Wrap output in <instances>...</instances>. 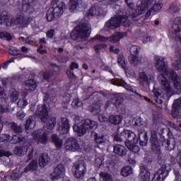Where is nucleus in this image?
I'll list each match as a JSON object with an SVG mask.
<instances>
[{
	"label": "nucleus",
	"instance_id": "obj_1",
	"mask_svg": "<svg viewBox=\"0 0 181 181\" xmlns=\"http://www.w3.org/2000/svg\"><path fill=\"white\" fill-rule=\"evenodd\" d=\"M154 60L156 62L155 67L156 70H158L159 73H161L158 76V80L163 87L162 91L159 90H153L155 103L156 105L162 107V103H163V100H165V97L170 98L174 93L173 88L170 86V83L168 78L173 83L174 88L178 90H181V78L176 71L173 70L169 71L168 69V62H165V57H155Z\"/></svg>",
	"mask_w": 181,
	"mask_h": 181
},
{
	"label": "nucleus",
	"instance_id": "obj_2",
	"mask_svg": "<svg viewBox=\"0 0 181 181\" xmlns=\"http://www.w3.org/2000/svg\"><path fill=\"white\" fill-rule=\"evenodd\" d=\"M122 136L125 139V145L127 144H139L140 146H146L149 141L148 132L144 129H138V137L136 134L131 130H124L122 132Z\"/></svg>",
	"mask_w": 181,
	"mask_h": 181
},
{
	"label": "nucleus",
	"instance_id": "obj_3",
	"mask_svg": "<svg viewBox=\"0 0 181 181\" xmlns=\"http://www.w3.org/2000/svg\"><path fill=\"white\" fill-rule=\"evenodd\" d=\"M52 7H50L46 11L45 18L48 22H52L57 18H60L66 9H67V6L64 1H60L59 0H52Z\"/></svg>",
	"mask_w": 181,
	"mask_h": 181
},
{
	"label": "nucleus",
	"instance_id": "obj_4",
	"mask_svg": "<svg viewBox=\"0 0 181 181\" xmlns=\"http://www.w3.org/2000/svg\"><path fill=\"white\" fill-rule=\"evenodd\" d=\"M150 144L151 146V151L156 155H160V147L165 145L167 151H172L175 149V144H170V140H160L158 138V134L156 132H151L150 137Z\"/></svg>",
	"mask_w": 181,
	"mask_h": 181
},
{
	"label": "nucleus",
	"instance_id": "obj_5",
	"mask_svg": "<svg viewBox=\"0 0 181 181\" xmlns=\"http://www.w3.org/2000/svg\"><path fill=\"white\" fill-rule=\"evenodd\" d=\"M124 1L127 5V7L131 9L129 16L132 18V19H134L135 18H138L139 15H142L148 6H150L151 4H152V2H153L155 0H142L141 5L137 6L136 8H135V4H134L132 0Z\"/></svg>",
	"mask_w": 181,
	"mask_h": 181
},
{
	"label": "nucleus",
	"instance_id": "obj_6",
	"mask_svg": "<svg viewBox=\"0 0 181 181\" xmlns=\"http://www.w3.org/2000/svg\"><path fill=\"white\" fill-rule=\"evenodd\" d=\"M74 30H76V33H71V38L76 42L78 39H88L91 35V28L86 20L81 21Z\"/></svg>",
	"mask_w": 181,
	"mask_h": 181
},
{
	"label": "nucleus",
	"instance_id": "obj_7",
	"mask_svg": "<svg viewBox=\"0 0 181 181\" xmlns=\"http://www.w3.org/2000/svg\"><path fill=\"white\" fill-rule=\"evenodd\" d=\"M97 127H98L97 122L90 119H85L81 120V124H74L73 129L74 132L78 133L79 136H83L87 131H90V129H97Z\"/></svg>",
	"mask_w": 181,
	"mask_h": 181
},
{
	"label": "nucleus",
	"instance_id": "obj_8",
	"mask_svg": "<svg viewBox=\"0 0 181 181\" xmlns=\"http://www.w3.org/2000/svg\"><path fill=\"white\" fill-rule=\"evenodd\" d=\"M168 35L174 37L177 43H181V18H175L171 28L168 30Z\"/></svg>",
	"mask_w": 181,
	"mask_h": 181
},
{
	"label": "nucleus",
	"instance_id": "obj_9",
	"mask_svg": "<svg viewBox=\"0 0 181 181\" xmlns=\"http://www.w3.org/2000/svg\"><path fill=\"white\" fill-rule=\"evenodd\" d=\"M128 21V16L127 15H119L117 17L111 18L105 24V30H108V29H117L119 28L121 25H125V22Z\"/></svg>",
	"mask_w": 181,
	"mask_h": 181
},
{
	"label": "nucleus",
	"instance_id": "obj_10",
	"mask_svg": "<svg viewBox=\"0 0 181 181\" xmlns=\"http://www.w3.org/2000/svg\"><path fill=\"white\" fill-rule=\"evenodd\" d=\"M139 50L141 47L137 45H132L129 49L131 55L129 57V62L132 66H136L139 62Z\"/></svg>",
	"mask_w": 181,
	"mask_h": 181
},
{
	"label": "nucleus",
	"instance_id": "obj_11",
	"mask_svg": "<svg viewBox=\"0 0 181 181\" xmlns=\"http://www.w3.org/2000/svg\"><path fill=\"white\" fill-rule=\"evenodd\" d=\"M35 114L39 117L41 122L46 123L47 117H49V109L47 108V105H46V104L38 105Z\"/></svg>",
	"mask_w": 181,
	"mask_h": 181
},
{
	"label": "nucleus",
	"instance_id": "obj_12",
	"mask_svg": "<svg viewBox=\"0 0 181 181\" xmlns=\"http://www.w3.org/2000/svg\"><path fill=\"white\" fill-rule=\"evenodd\" d=\"M169 170L166 165H161L157 173L153 175L151 181H163L169 176Z\"/></svg>",
	"mask_w": 181,
	"mask_h": 181
},
{
	"label": "nucleus",
	"instance_id": "obj_13",
	"mask_svg": "<svg viewBox=\"0 0 181 181\" xmlns=\"http://www.w3.org/2000/svg\"><path fill=\"white\" fill-rule=\"evenodd\" d=\"M64 146L66 151H71V152H78L80 151L78 140L74 137L67 139Z\"/></svg>",
	"mask_w": 181,
	"mask_h": 181
},
{
	"label": "nucleus",
	"instance_id": "obj_14",
	"mask_svg": "<svg viewBox=\"0 0 181 181\" xmlns=\"http://www.w3.org/2000/svg\"><path fill=\"white\" fill-rule=\"evenodd\" d=\"M74 168H75L74 177L76 179L83 180V179H84L86 172H87V167H86V165L75 163L74 164Z\"/></svg>",
	"mask_w": 181,
	"mask_h": 181
},
{
	"label": "nucleus",
	"instance_id": "obj_15",
	"mask_svg": "<svg viewBox=\"0 0 181 181\" xmlns=\"http://www.w3.org/2000/svg\"><path fill=\"white\" fill-rule=\"evenodd\" d=\"M43 130H37L33 133V137L35 139L38 140V144L42 145H46L49 142V132H44Z\"/></svg>",
	"mask_w": 181,
	"mask_h": 181
},
{
	"label": "nucleus",
	"instance_id": "obj_16",
	"mask_svg": "<svg viewBox=\"0 0 181 181\" xmlns=\"http://www.w3.org/2000/svg\"><path fill=\"white\" fill-rule=\"evenodd\" d=\"M66 172V168L63 164L58 165L54 169V172L51 173V180H57L60 179V177H63V175H64Z\"/></svg>",
	"mask_w": 181,
	"mask_h": 181
},
{
	"label": "nucleus",
	"instance_id": "obj_17",
	"mask_svg": "<svg viewBox=\"0 0 181 181\" xmlns=\"http://www.w3.org/2000/svg\"><path fill=\"white\" fill-rule=\"evenodd\" d=\"M58 129L62 135L69 134L70 131V123H69V119L63 117L61 119V124L58 127Z\"/></svg>",
	"mask_w": 181,
	"mask_h": 181
},
{
	"label": "nucleus",
	"instance_id": "obj_18",
	"mask_svg": "<svg viewBox=\"0 0 181 181\" xmlns=\"http://www.w3.org/2000/svg\"><path fill=\"white\" fill-rule=\"evenodd\" d=\"M16 23L17 25H20L21 28H26L30 23V18L23 14H21L16 17Z\"/></svg>",
	"mask_w": 181,
	"mask_h": 181
},
{
	"label": "nucleus",
	"instance_id": "obj_19",
	"mask_svg": "<svg viewBox=\"0 0 181 181\" xmlns=\"http://www.w3.org/2000/svg\"><path fill=\"white\" fill-rule=\"evenodd\" d=\"M128 36L127 32H116L114 35L110 36L109 41L110 43H118L121 39L127 37Z\"/></svg>",
	"mask_w": 181,
	"mask_h": 181
},
{
	"label": "nucleus",
	"instance_id": "obj_20",
	"mask_svg": "<svg viewBox=\"0 0 181 181\" xmlns=\"http://www.w3.org/2000/svg\"><path fill=\"white\" fill-rule=\"evenodd\" d=\"M181 110V98H178L175 100V103L173 105L172 109V116L173 118H177L179 117V114H180Z\"/></svg>",
	"mask_w": 181,
	"mask_h": 181
},
{
	"label": "nucleus",
	"instance_id": "obj_21",
	"mask_svg": "<svg viewBox=\"0 0 181 181\" xmlns=\"http://www.w3.org/2000/svg\"><path fill=\"white\" fill-rule=\"evenodd\" d=\"M111 103L116 108H119L124 104V98L119 93H113V98H111Z\"/></svg>",
	"mask_w": 181,
	"mask_h": 181
},
{
	"label": "nucleus",
	"instance_id": "obj_22",
	"mask_svg": "<svg viewBox=\"0 0 181 181\" xmlns=\"http://www.w3.org/2000/svg\"><path fill=\"white\" fill-rule=\"evenodd\" d=\"M52 143L54 145L56 149H62L63 148V139H60L59 135L53 134L51 136Z\"/></svg>",
	"mask_w": 181,
	"mask_h": 181
},
{
	"label": "nucleus",
	"instance_id": "obj_23",
	"mask_svg": "<svg viewBox=\"0 0 181 181\" xmlns=\"http://www.w3.org/2000/svg\"><path fill=\"white\" fill-rule=\"evenodd\" d=\"M113 152L118 156H125L127 155V148L121 144H115L113 146Z\"/></svg>",
	"mask_w": 181,
	"mask_h": 181
},
{
	"label": "nucleus",
	"instance_id": "obj_24",
	"mask_svg": "<svg viewBox=\"0 0 181 181\" xmlns=\"http://www.w3.org/2000/svg\"><path fill=\"white\" fill-rule=\"evenodd\" d=\"M140 176L142 181H151V172L145 167V165L140 167Z\"/></svg>",
	"mask_w": 181,
	"mask_h": 181
},
{
	"label": "nucleus",
	"instance_id": "obj_25",
	"mask_svg": "<svg viewBox=\"0 0 181 181\" xmlns=\"http://www.w3.org/2000/svg\"><path fill=\"white\" fill-rule=\"evenodd\" d=\"M90 138L93 139L96 145H103L105 142V136H100L95 132H92L90 134Z\"/></svg>",
	"mask_w": 181,
	"mask_h": 181
},
{
	"label": "nucleus",
	"instance_id": "obj_26",
	"mask_svg": "<svg viewBox=\"0 0 181 181\" xmlns=\"http://www.w3.org/2000/svg\"><path fill=\"white\" fill-rule=\"evenodd\" d=\"M29 146L26 145L16 146L13 149V153L17 155V156H23V155H26Z\"/></svg>",
	"mask_w": 181,
	"mask_h": 181
},
{
	"label": "nucleus",
	"instance_id": "obj_27",
	"mask_svg": "<svg viewBox=\"0 0 181 181\" xmlns=\"http://www.w3.org/2000/svg\"><path fill=\"white\" fill-rule=\"evenodd\" d=\"M46 122V128L49 131H52L56 127V124H57V119L54 117H47Z\"/></svg>",
	"mask_w": 181,
	"mask_h": 181
},
{
	"label": "nucleus",
	"instance_id": "obj_28",
	"mask_svg": "<svg viewBox=\"0 0 181 181\" xmlns=\"http://www.w3.org/2000/svg\"><path fill=\"white\" fill-rule=\"evenodd\" d=\"M38 164L37 160H32L30 163L24 168V173H28L30 170H37Z\"/></svg>",
	"mask_w": 181,
	"mask_h": 181
},
{
	"label": "nucleus",
	"instance_id": "obj_29",
	"mask_svg": "<svg viewBox=\"0 0 181 181\" xmlns=\"http://www.w3.org/2000/svg\"><path fill=\"white\" fill-rule=\"evenodd\" d=\"M24 86L25 87V90L28 91H35L36 89V87L37 86L36 85V82H35V80L33 79H29L24 82Z\"/></svg>",
	"mask_w": 181,
	"mask_h": 181
},
{
	"label": "nucleus",
	"instance_id": "obj_30",
	"mask_svg": "<svg viewBox=\"0 0 181 181\" xmlns=\"http://www.w3.org/2000/svg\"><path fill=\"white\" fill-rule=\"evenodd\" d=\"M12 144H21L22 145H25V142H26V138L21 134H17L13 136Z\"/></svg>",
	"mask_w": 181,
	"mask_h": 181
},
{
	"label": "nucleus",
	"instance_id": "obj_31",
	"mask_svg": "<svg viewBox=\"0 0 181 181\" xmlns=\"http://www.w3.org/2000/svg\"><path fill=\"white\" fill-rule=\"evenodd\" d=\"M47 154L42 153L39 156V166L40 168H45V166L47 165L49 160H47Z\"/></svg>",
	"mask_w": 181,
	"mask_h": 181
},
{
	"label": "nucleus",
	"instance_id": "obj_32",
	"mask_svg": "<svg viewBox=\"0 0 181 181\" xmlns=\"http://www.w3.org/2000/svg\"><path fill=\"white\" fill-rule=\"evenodd\" d=\"M152 5H153V7L151 8V6H152ZM148 8H151V11H153L154 12H159L162 9V8H163V4H162V3L156 4V0H154L152 2V4H151L150 6H148L146 8V9L144 11H148Z\"/></svg>",
	"mask_w": 181,
	"mask_h": 181
},
{
	"label": "nucleus",
	"instance_id": "obj_33",
	"mask_svg": "<svg viewBox=\"0 0 181 181\" xmlns=\"http://www.w3.org/2000/svg\"><path fill=\"white\" fill-rule=\"evenodd\" d=\"M109 122L113 125H118L122 122V117L121 115H112L109 117Z\"/></svg>",
	"mask_w": 181,
	"mask_h": 181
},
{
	"label": "nucleus",
	"instance_id": "obj_34",
	"mask_svg": "<svg viewBox=\"0 0 181 181\" xmlns=\"http://www.w3.org/2000/svg\"><path fill=\"white\" fill-rule=\"evenodd\" d=\"M126 146L131 152H133V153H138L141 149L139 146L136 145L135 143H126Z\"/></svg>",
	"mask_w": 181,
	"mask_h": 181
},
{
	"label": "nucleus",
	"instance_id": "obj_35",
	"mask_svg": "<svg viewBox=\"0 0 181 181\" xmlns=\"http://www.w3.org/2000/svg\"><path fill=\"white\" fill-rule=\"evenodd\" d=\"M23 173H25L24 171L21 172V170L18 168L14 169L11 175V180H16L18 179H21V176H22Z\"/></svg>",
	"mask_w": 181,
	"mask_h": 181
},
{
	"label": "nucleus",
	"instance_id": "obj_36",
	"mask_svg": "<svg viewBox=\"0 0 181 181\" xmlns=\"http://www.w3.org/2000/svg\"><path fill=\"white\" fill-rule=\"evenodd\" d=\"M121 175L122 176H124V177H127V176H129V175H132V167L130 165L124 167L121 170Z\"/></svg>",
	"mask_w": 181,
	"mask_h": 181
},
{
	"label": "nucleus",
	"instance_id": "obj_37",
	"mask_svg": "<svg viewBox=\"0 0 181 181\" xmlns=\"http://www.w3.org/2000/svg\"><path fill=\"white\" fill-rule=\"evenodd\" d=\"M139 78L141 84H144V83H149V78L144 71L139 73Z\"/></svg>",
	"mask_w": 181,
	"mask_h": 181
},
{
	"label": "nucleus",
	"instance_id": "obj_38",
	"mask_svg": "<svg viewBox=\"0 0 181 181\" xmlns=\"http://www.w3.org/2000/svg\"><path fill=\"white\" fill-rule=\"evenodd\" d=\"M117 63L122 69L127 68V63L125 62V57L123 54H119L117 57Z\"/></svg>",
	"mask_w": 181,
	"mask_h": 181
},
{
	"label": "nucleus",
	"instance_id": "obj_39",
	"mask_svg": "<svg viewBox=\"0 0 181 181\" xmlns=\"http://www.w3.org/2000/svg\"><path fill=\"white\" fill-rule=\"evenodd\" d=\"M78 1L79 0H70L69 8L71 12H74L77 7L78 6Z\"/></svg>",
	"mask_w": 181,
	"mask_h": 181
},
{
	"label": "nucleus",
	"instance_id": "obj_40",
	"mask_svg": "<svg viewBox=\"0 0 181 181\" xmlns=\"http://www.w3.org/2000/svg\"><path fill=\"white\" fill-rule=\"evenodd\" d=\"M94 40H98L99 42H108V37L97 34L95 37L90 38V42H94Z\"/></svg>",
	"mask_w": 181,
	"mask_h": 181
},
{
	"label": "nucleus",
	"instance_id": "obj_41",
	"mask_svg": "<svg viewBox=\"0 0 181 181\" xmlns=\"http://www.w3.org/2000/svg\"><path fill=\"white\" fill-rule=\"evenodd\" d=\"M11 129L13 131L15 134H21V132H22V127L18 126L16 122H12L11 124Z\"/></svg>",
	"mask_w": 181,
	"mask_h": 181
},
{
	"label": "nucleus",
	"instance_id": "obj_42",
	"mask_svg": "<svg viewBox=\"0 0 181 181\" xmlns=\"http://www.w3.org/2000/svg\"><path fill=\"white\" fill-rule=\"evenodd\" d=\"M34 119H35V117H33V115H30L28 117V119L25 120L24 127H25V129H26V131H28V129H30V125H32V123L33 122Z\"/></svg>",
	"mask_w": 181,
	"mask_h": 181
},
{
	"label": "nucleus",
	"instance_id": "obj_43",
	"mask_svg": "<svg viewBox=\"0 0 181 181\" xmlns=\"http://www.w3.org/2000/svg\"><path fill=\"white\" fill-rule=\"evenodd\" d=\"M100 181H110L112 177L108 173L102 172L99 175Z\"/></svg>",
	"mask_w": 181,
	"mask_h": 181
},
{
	"label": "nucleus",
	"instance_id": "obj_44",
	"mask_svg": "<svg viewBox=\"0 0 181 181\" xmlns=\"http://www.w3.org/2000/svg\"><path fill=\"white\" fill-rule=\"evenodd\" d=\"M0 39H6V40L11 41L12 35L8 32H0Z\"/></svg>",
	"mask_w": 181,
	"mask_h": 181
},
{
	"label": "nucleus",
	"instance_id": "obj_45",
	"mask_svg": "<svg viewBox=\"0 0 181 181\" xmlns=\"http://www.w3.org/2000/svg\"><path fill=\"white\" fill-rule=\"evenodd\" d=\"M71 105L74 108H78V107H81L83 105V102H81L78 98H75L73 100Z\"/></svg>",
	"mask_w": 181,
	"mask_h": 181
},
{
	"label": "nucleus",
	"instance_id": "obj_46",
	"mask_svg": "<svg viewBox=\"0 0 181 181\" xmlns=\"http://www.w3.org/2000/svg\"><path fill=\"white\" fill-rule=\"evenodd\" d=\"M169 9L170 11H171V12H173V13H177V12L180 11V9L179 8V6H177V4L176 3H173L170 4Z\"/></svg>",
	"mask_w": 181,
	"mask_h": 181
},
{
	"label": "nucleus",
	"instance_id": "obj_47",
	"mask_svg": "<svg viewBox=\"0 0 181 181\" xmlns=\"http://www.w3.org/2000/svg\"><path fill=\"white\" fill-rule=\"evenodd\" d=\"M53 74H54L53 71L44 72L42 74V77L44 80H46L47 81H49Z\"/></svg>",
	"mask_w": 181,
	"mask_h": 181
},
{
	"label": "nucleus",
	"instance_id": "obj_48",
	"mask_svg": "<svg viewBox=\"0 0 181 181\" xmlns=\"http://www.w3.org/2000/svg\"><path fill=\"white\" fill-rule=\"evenodd\" d=\"M97 13V8L95 6H92L88 11L87 16H94Z\"/></svg>",
	"mask_w": 181,
	"mask_h": 181
},
{
	"label": "nucleus",
	"instance_id": "obj_49",
	"mask_svg": "<svg viewBox=\"0 0 181 181\" xmlns=\"http://www.w3.org/2000/svg\"><path fill=\"white\" fill-rule=\"evenodd\" d=\"M35 0H23V9L25 8V6H27V8L25 10V12H28V6H30V4L31 2H33Z\"/></svg>",
	"mask_w": 181,
	"mask_h": 181
},
{
	"label": "nucleus",
	"instance_id": "obj_50",
	"mask_svg": "<svg viewBox=\"0 0 181 181\" xmlns=\"http://www.w3.org/2000/svg\"><path fill=\"white\" fill-rule=\"evenodd\" d=\"M125 138L122 136V133L119 134H116L114 136V140L116 141V142H122Z\"/></svg>",
	"mask_w": 181,
	"mask_h": 181
},
{
	"label": "nucleus",
	"instance_id": "obj_51",
	"mask_svg": "<svg viewBox=\"0 0 181 181\" xmlns=\"http://www.w3.org/2000/svg\"><path fill=\"white\" fill-rule=\"evenodd\" d=\"M104 46L101 44H97V45H95L94 47H93V49L96 53V54H100V53H101L100 52V50H101V49H103Z\"/></svg>",
	"mask_w": 181,
	"mask_h": 181
},
{
	"label": "nucleus",
	"instance_id": "obj_52",
	"mask_svg": "<svg viewBox=\"0 0 181 181\" xmlns=\"http://www.w3.org/2000/svg\"><path fill=\"white\" fill-rule=\"evenodd\" d=\"M2 156H6L7 158H9V156H12V153L10 151L0 150V158H2Z\"/></svg>",
	"mask_w": 181,
	"mask_h": 181
},
{
	"label": "nucleus",
	"instance_id": "obj_53",
	"mask_svg": "<svg viewBox=\"0 0 181 181\" xmlns=\"http://www.w3.org/2000/svg\"><path fill=\"white\" fill-rule=\"evenodd\" d=\"M47 37L49 39H53L54 36V29H51L47 32L46 34Z\"/></svg>",
	"mask_w": 181,
	"mask_h": 181
},
{
	"label": "nucleus",
	"instance_id": "obj_54",
	"mask_svg": "<svg viewBox=\"0 0 181 181\" xmlns=\"http://www.w3.org/2000/svg\"><path fill=\"white\" fill-rule=\"evenodd\" d=\"M109 52H110V53H115V54H118L119 53V49H114V45H110V47H109Z\"/></svg>",
	"mask_w": 181,
	"mask_h": 181
},
{
	"label": "nucleus",
	"instance_id": "obj_55",
	"mask_svg": "<svg viewBox=\"0 0 181 181\" xmlns=\"http://www.w3.org/2000/svg\"><path fill=\"white\" fill-rule=\"evenodd\" d=\"M174 68L175 69V70H181V59L177 60Z\"/></svg>",
	"mask_w": 181,
	"mask_h": 181
},
{
	"label": "nucleus",
	"instance_id": "obj_56",
	"mask_svg": "<svg viewBox=\"0 0 181 181\" xmlns=\"http://www.w3.org/2000/svg\"><path fill=\"white\" fill-rule=\"evenodd\" d=\"M66 75L68 76L69 78H74V77H76L74 73L70 70H66Z\"/></svg>",
	"mask_w": 181,
	"mask_h": 181
},
{
	"label": "nucleus",
	"instance_id": "obj_57",
	"mask_svg": "<svg viewBox=\"0 0 181 181\" xmlns=\"http://www.w3.org/2000/svg\"><path fill=\"white\" fill-rule=\"evenodd\" d=\"M74 69H78V64L76 62H72L71 65L69 66L70 70H74Z\"/></svg>",
	"mask_w": 181,
	"mask_h": 181
},
{
	"label": "nucleus",
	"instance_id": "obj_58",
	"mask_svg": "<svg viewBox=\"0 0 181 181\" xmlns=\"http://www.w3.org/2000/svg\"><path fill=\"white\" fill-rule=\"evenodd\" d=\"M6 19H8V16L5 15H0V23H5V22H6Z\"/></svg>",
	"mask_w": 181,
	"mask_h": 181
},
{
	"label": "nucleus",
	"instance_id": "obj_59",
	"mask_svg": "<svg viewBox=\"0 0 181 181\" xmlns=\"http://www.w3.org/2000/svg\"><path fill=\"white\" fill-rule=\"evenodd\" d=\"M27 158H28V160H31V159H33V150H31L28 153Z\"/></svg>",
	"mask_w": 181,
	"mask_h": 181
},
{
	"label": "nucleus",
	"instance_id": "obj_60",
	"mask_svg": "<svg viewBox=\"0 0 181 181\" xmlns=\"http://www.w3.org/2000/svg\"><path fill=\"white\" fill-rule=\"evenodd\" d=\"M98 119L100 122H105V121H107V117H105V116H103V115H100Z\"/></svg>",
	"mask_w": 181,
	"mask_h": 181
},
{
	"label": "nucleus",
	"instance_id": "obj_61",
	"mask_svg": "<svg viewBox=\"0 0 181 181\" xmlns=\"http://www.w3.org/2000/svg\"><path fill=\"white\" fill-rule=\"evenodd\" d=\"M37 52L40 54H46V53H47V49H37Z\"/></svg>",
	"mask_w": 181,
	"mask_h": 181
},
{
	"label": "nucleus",
	"instance_id": "obj_62",
	"mask_svg": "<svg viewBox=\"0 0 181 181\" xmlns=\"http://www.w3.org/2000/svg\"><path fill=\"white\" fill-rule=\"evenodd\" d=\"M8 111H9V108H8V107H1V109H0V112H1V114H4L5 112H8Z\"/></svg>",
	"mask_w": 181,
	"mask_h": 181
},
{
	"label": "nucleus",
	"instance_id": "obj_63",
	"mask_svg": "<svg viewBox=\"0 0 181 181\" xmlns=\"http://www.w3.org/2000/svg\"><path fill=\"white\" fill-rule=\"evenodd\" d=\"M39 43L40 45H46V43H47V42L46 41V38L45 37L40 38L39 40Z\"/></svg>",
	"mask_w": 181,
	"mask_h": 181
},
{
	"label": "nucleus",
	"instance_id": "obj_64",
	"mask_svg": "<svg viewBox=\"0 0 181 181\" xmlns=\"http://www.w3.org/2000/svg\"><path fill=\"white\" fill-rule=\"evenodd\" d=\"M119 0H107V5H114L116 2H118Z\"/></svg>",
	"mask_w": 181,
	"mask_h": 181
}]
</instances>
